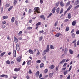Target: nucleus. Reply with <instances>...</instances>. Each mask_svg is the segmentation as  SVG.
I'll return each instance as SVG.
<instances>
[{"label":"nucleus","instance_id":"nucleus-1","mask_svg":"<svg viewBox=\"0 0 79 79\" xmlns=\"http://www.w3.org/2000/svg\"><path fill=\"white\" fill-rule=\"evenodd\" d=\"M49 46H50L49 45H48L47 46V47L46 48V49L43 52L42 54V55H43V56H44V55H45V54H46V53H47V52H49Z\"/></svg>","mask_w":79,"mask_h":79},{"label":"nucleus","instance_id":"nucleus-2","mask_svg":"<svg viewBox=\"0 0 79 79\" xmlns=\"http://www.w3.org/2000/svg\"><path fill=\"white\" fill-rule=\"evenodd\" d=\"M34 9L35 10L34 12L35 15L36 14L35 12H37V13H40V12H39L40 11V8H39V7H35L34 8Z\"/></svg>","mask_w":79,"mask_h":79},{"label":"nucleus","instance_id":"nucleus-3","mask_svg":"<svg viewBox=\"0 0 79 79\" xmlns=\"http://www.w3.org/2000/svg\"><path fill=\"white\" fill-rule=\"evenodd\" d=\"M16 49L17 52H19L20 50V48L19 46V44L17 43L16 46Z\"/></svg>","mask_w":79,"mask_h":79},{"label":"nucleus","instance_id":"nucleus-4","mask_svg":"<svg viewBox=\"0 0 79 79\" xmlns=\"http://www.w3.org/2000/svg\"><path fill=\"white\" fill-rule=\"evenodd\" d=\"M14 40L15 42V43H17V42H18V40L17 39L16 37L15 36H14Z\"/></svg>","mask_w":79,"mask_h":79},{"label":"nucleus","instance_id":"nucleus-5","mask_svg":"<svg viewBox=\"0 0 79 79\" xmlns=\"http://www.w3.org/2000/svg\"><path fill=\"white\" fill-rule=\"evenodd\" d=\"M17 61L19 63L21 61V56H19L18 58H17L16 59Z\"/></svg>","mask_w":79,"mask_h":79},{"label":"nucleus","instance_id":"nucleus-6","mask_svg":"<svg viewBox=\"0 0 79 79\" xmlns=\"http://www.w3.org/2000/svg\"><path fill=\"white\" fill-rule=\"evenodd\" d=\"M39 74H40L39 71H37L35 75L36 77L37 78H38V77H39Z\"/></svg>","mask_w":79,"mask_h":79},{"label":"nucleus","instance_id":"nucleus-7","mask_svg":"<svg viewBox=\"0 0 79 79\" xmlns=\"http://www.w3.org/2000/svg\"><path fill=\"white\" fill-rule=\"evenodd\" d=\"M65 61H66V59H63L62 61H60V62L59 64H62L63 63L65 62Z\"/></svg>","mask_w":79,"mask_h":79},{"label":"nucleus","instance_id":"nucleus-8","mask_svg":"<svg viewBox=\"0 0 79 79\" xmlns=\"http://www.w3.org/2000/svg\"><path fill=\"white\" fill-rule=\"evenodd\" d=\"M16 50H13V55L14 57H16Z\"/></svg>","mask_w":79,"mask_h":79},{"label":"nucleus","instance_id":"nucleus-9","mask_svg":"<svg viewBox=\"0 0 79 79\" xmlns=\"http://www.w3.org/2000/svg\"><path fill=\"white\" fill-rule=\"evenodd\" d=\"M79 3V0H77L74 3V5H78Z\"/></svg>","mask_w":79,"mask_h":79},{"label":"nucleus","instance_id":"nucleus-10","mask_svg":"<svg viewBox=\"0 0 79 79\" xmlns=\"http://www.w3.org/2000/svg\"><path fill=\"white\" fill-rule=\"evenodd\" d=\"M56 11L57 14H58V13H59V12H60V8L59 7L57 8Z\"/></svg>","mask_w":79,"mask_h":79},{"label":"nucleus","instance_id":"nucleus-11","mask_svg":"<svg viewBox=\"0 0 79 79\" xmlns=\"http://www.w3.org/2000/svg\"><path fill=\"white\" fill-rule=\"evenodd\" d=\"M60 35H62V34L61 33H57L56 35H55V36H56V37H58Z\"/></svg>","mask_w":79,"mask_h":79},{"label":"nucleus","instance_id":"nucleus-12","mask_svg":"<svg viewBox=\"0 0 79 79\" xmlns=\"http://www.w3.org/2000/svg\"><path fill=\"white\" fill-rule=\"evenodd\" d=\"M76 24V20H75L73 22L72 25V26H75Z\"/></svg>","mask_w":79,"mask_h":79},{"label":"nucleus","instance_id":"nucleus-13","mask_svg":"<svg viewBox=\"0 0 79 79\" xmlns=\"http://www.w3.org/2000/svg\"><path fill=\"white\" fill-rule=\"evenodd\" d=\"M28 52H29V53H30V54H34V52H33V51L31 49H30L29 50Z\"/></svg>","mask_w":79,"mask_h":79},{"label":"nucleus","instance_id":"nucleus-14","mask_svg":"<svg viewBox=\"0 0 79 79\" xmlns=\"http://www.w3.org/2000/svg\"><path fill=\"white\" fill-rule=\"evenodd\" d=\"M19 70H20V68H19L18 69L17 68H16L14 69V71H15L17 72L18 71H19Z\"/></svg>","mask_w":79,"mask_h":79},{"label":"nucleus","instance_id":"nucleus-15","mask_svg":"<svg viewBox=\"0 0 79 79\" xmlns=\"http://www.w3.org/2000/svg\"><path fill=\"white\" fill-rule=\"evenodd\" d=\"M11 22L12 23L15 22V17H13L11 19Z\"/></svg>","mask_w":79,"mask_h":79},{"label":"nucleus","instance_id":"nucleus-16","mask_svg":"<svg viewBox=\"0 0 79 79\" xmlns=\"http://www.w3.org/2000/svg\"><path fill=\"white\" fill-rule=\"evenodd\" d=\"M6 53V52H3V53H1L0 55V56H1V57H2V56H3L4 55H5V54Z\"/></svg>","mask_w":79,"mask_h":79},{"label":"nucleus","instance_id":"nucleus-17","mask_svg":"<svg viewBox=\"0 0 79 79\" xmlns=\"http://www.w3.org/2000/svg\"><path fill=\"white\" fill-rule=\"evenodd\" d=\"M50 69H53L55 68V66L54 65H51L49 67Z\"/></svg>","mask_w":79,"mask_h":79},{"label":"nucleus","instance_id":"nucleus-18","mask_svg":"<svg viewBox=\"0 0 79 79\" xmlns=\"http://www.w3.org/2000/svg\"><path fill=\"white\" fill-rule=\"evenodd\" d=\"M31 63H32L31 60H29L27 62V64H28L29 65L31 64Z\"/></svg>","mask_w":79,"mask_h":79},{"label":"nucleus","instance_id":"nucleus-19","mask_svg":"<svg viewBox=\"0 0 79 79\" xmlns=\"http://www.w3.org/2000/svg\"><path fill=\"white\" fill-rule=\"evenodd\" d=\"M56 10V9H55V8L54 7L52 10V13H54L55 12V11Z\"/></svg>","mask_w":79,"mask_h":79},{"label":"nucleus","instance_id":"nucleus-20","mask_svg":"<svg viewBox=\"0 0 79 79\" xmlns=\"http://www.w3.org/2000/svg\"><path fill=\"white\" fill-rule=\"evenodd\" d=\"M10 6V4H7L5 6V8H8Z\"/></svg>","mask_w":79,"mask_h":79},{"label":"nucleus","instance_id":"nucleus-21","mask_svg":"<svg viewBox=\"0 0 79 79\" xmlns=\"http://www.w3.org/2000/svg\"><path fill=\"white\" fill-rule=\"evenodd\" d=\"M60 6H64V3H63V2L61 1L60 2Z\"/></svg>","mask_w":79,"mask_h":79},{"label":"nucleus","instance_id":"nucleus-22","mask_svg":"<svg viewBox=\"0 0 79 79\" xmlns=\"http://www.w3.org/2000/svg\"><path fill=\"white\" fill-rule=\"evenodd\" d=\"M53 74L52 73H51L49 74V77L51 78L53 76Z\"/></svg>","mask_w":79,"mask_h":79},{"label":"nucleus","instance_id":"nucleus-23","mask_svg":"<svg viewBox=\"0 0 79 79\" xmlns=\"http://www.w3.org/2000/svg\"><path fill=\"white\" fill-rule=\"evenodd\" d=\"M69 5H70V2L69 1L66 4V5L65 6L66 7H68V6H69Z\"/></svg>","mask_w":79,"mask_h":79},{"label":"nucleus","instance_id":"nucleus-24","mask_svg":"<svg viewBox=\"0 0 79 79\" xmlns=\"http://www.w3.org/2000/svg\"><path fill=\"white\" fill-rule=\"evenodd\" d=\"M40 18L42 19H44V20H45V17H44V15H41L40 16Z\"/></svg>","mask_w":79,"mask_h":79},{"label":"nucleus","instance_id":"nucleus-25","mask_svg":"<svg viewBox=\"0 0 79 79\" xmlns=\"http://www.w3.org/2000/svg\"><path fill=\"white\" fill-rule=\"evenodd\" d=\"M67 52H68V48H65L64 50V53L65 54H67Z\"/></svg>","mask_w":79,"mask_h":79},{"label":"nucleus","instance_id":"nucleus-26","mask_svg":"<svg viewBox=\"0 0 79 79\" xmlns=\"http://www.w3.org/2000/svg\"><path fill=\"white\" fill-rule=\"evenodd\" d=\"M69 52L70 53L71 55H73V51L71 49L69 50Z\"/></svg>","mask_w":79,"mask_h":79},{"label":"nucleus","instance_id":"nucleus-27","mask_svg":"<svg viewBox=\"0 0 79 79\" xmlns=\"http://www.w3.org/2000/svg\"><path fill=\"white\" fill-rule=\"evenodd\" d=\"M63 8H61L60 12V14H61V13H63Z\"/></svg>","mask_w":79,"mask_h":79},{"label":"nucleus","instance_id":"nucleus-28","mask_svg":"<svg viewBox=\"0 0 79 79\" xmlns=\"http://www.w3.org/2000/svg\"><path fill=\"white\" fill-rule=\"evenodd\" d=\"M16 3H17V1H16V0H14V2H13V4H14V6H15V5H16Z\"/></svg>","mask_w":79,"mask_h":79},{"label":"nucleus","instance_id":"nucleus-29","mask_svg":"<svg viewBox=\"0 0 79 79\" xmlns=\"http://www.w3.org/2000/svg\"><path fill=\"white\" fill-rule=\"evenodd\" d=\"M32 29V27H29L27 28V29L28 30H31Z\"/></svg>","mask_w":79,"mask_h":79},{"label":"nucleus","instance_id":"nucleus-30","mask_svg":"<svg viewBox=\"0 0 79 79\" xmlns=\"http://www.w3.org/2000/svg\"><path fill=\"white\" fill-rule=\"evenodd\" d=\"M6 64H10V62L9 60L6 61Z\"/></svg>","mask_w":79,"mask_h":79},{"label":"nucleus","instance_id":"nucleus-31","mask_svg":"<svg viewBox=\"0 0 79 79\" xmlns=\"http://www.w3.org/2000/svg\"><path fill=\"white\" fill-rule=\"evenodd\" d=\"M12 8H13V6H10L9 8L8 9V11H10V10H11Z\"/></svg>","mask_w":79,"mask_h":79},{"label":"nucleus","instance_id":"nucleus-32","mask_svg":"<svg viewBox=\"0 0 79 79\" xmlns=\"http://www.w3.org/2000/svg\"><path fill=\"white\" fill-rule=\"evenodd\" d=\"M50 48H51V49H54L55 48V47H54L53 46L51 45L50 46Z\"/></svg>","mask_w":79,"mask_h":79},{"label":"nucleus","instance_id":"nucleus-33","mask_svg":"<svg viewBox=\"0 0 79 79\" xmlns=\"http://www.w3.org/2000/svg\"><path fill=\"white\" fill-rule=\"evenodd\" d=\"M68 18L69 19H71V14H69Z\"/></svg>","mask_w":79,"mask_h":79},{"label":"nucleus","instance_id":"nucleus-34","mask_svg":"<svg viewBox=\"0 0 79 79\" xmlns=\"http://www.w3.org/2000/svg\"><path fill=\"white\" fill-rule=\"evenodd\" d=\"M69 28L68 27H66V29H65V31H69Z\"/></svg>","mask_w":79,"mask_h":79},{"label":"nucleus","instance_id":"nucleus-35","mask_svg":"<svg viewBox=\"0 0 79 79\" xmlns=\"http://www.w3.org/2000/svg\"><path fill=\"white\" fill-rule=\"evenodd\" d=\"M41 23H40V22H38L36 24V26H39L40 25H41Z\"/></svg>","mask_w":79,"mask_h":79},{"label":"nucleus","instance_id":"nucleus-36","mask_svg":"<svg viewBox=\"0 0 79 79\" xmlns=\"http://www.w3.org/2000/svg\"><path fill=\"white\" fill-rule=\"evenodd\" d=\"M36 63H40V62H41V61H40V60H37V61H36Z\"/></svg>","mask_w":79,"mask_h":79},{"label":"nucleus","instance_id":"nucleus-37","mask_svg":"<svg viewBox=\"0 0 79 79\" xmlns=\"http://www.w3.org/2000/svg\"><path fill=\"white\" fill-rule=\"evenodd\" d=\"M40 68H43L44 67V64L43 63L40 64Z\"/></svg>","mask_w":79,"mask_h":79},{"label":"nucleus","instance_id":"nucleus-38","mask_svg":"<svg viewBox=\"0 0 79 79\" xmlns=\"http://www.w3.org/2000/svg\"><path fill=\"white\" fill-rule=\"evenodd\" d=\"M72 69V65H71V66H70L69 70H68V71H69H69H71Z\"/></svg>","mask_w":79,"mask_h":79},{"label":"nucleus","instance_id":"nucleus-39","mask_svg":"<svg viewBox=\"0 0 79 79\" xmlns=\"http://www.w3.org/2000/svg\"><path fill=\"white\" fill-rule=\"evenodd\" d=\"M72 38H74L75 37V34L74 33H72Z\"/></svg>","mask_w":79,"mask_h":79},{"label":"nucleus","instance_id":"nucleus-40","mask_svg":"<svg viewBox=\"0 0 79 79\" xmlns=\"http://www.w3.org/2000/svg\"><path fill=\"white\" fill-rule=\"evenodd\" d=\"M3 18L4 19H7L8 16H4L3 17Z\"/></svg>","mask_w":79,"mask_h":79},{"label":"nucleus","instance_id":"nucleus-41","mask_svg":"<svg viewBox=\"0 0 79 79\" xmlns=\"http://www.w3.org/2000/svg\"><path fill=\"white\" fill-rule=\"evenodd\" d=\"M57 24H58V22H56L55 23V24H54V26L55 27H56V26H57Z\"/></svg>","mask_w":79,"mask_h":79},{"label":"nucleus","instance_id":"nucleus-42","mask_svg":"<svg viewBox=\"0 0 79 79\" xmlns=\"http://www.w3.org/2000/svg\"><path fill=\"white\" fill-rule=\"evenodd\" d=\"M42 39H43L42 36L40 37L39 38L40 41H42Z\"/></svg>","mask_w":79,"mask_h":79},{"label":"nucleus","instance_id":"nucleus-43","mask_svg":"<svg viewBox=\"0 0 79 79\" xmlns=\"http://www.w3.org/2000/svg\"><path fill=\"white\" fill-rule=\"evenodd\" d=\"M28 73H29V74H32V71H31V70H29V72H28Z\"/></svg>","mask_w":79,"mask_h":79},{"label":"nucleus","instance_id":"nucleus-44","mask_svg":"<svg viewBox=\"0 0 79 79\" xmlns=\"http://www.w3.org/2000/svg\"><path fill=\"white\" fill-rule=\"evenodd\" d=\"M67 74V71H65L64 72V74L66 75Z\"/></svg>","mask_w":79,"mask_h":79},{"label":"nucleus","instance_id":"nucleus-45","mask_svg":"<svg viewBox=\"0 0 79 79\" xmlns=\"http://www.w3.org/2000/svg\"><path fill=\"white\" fill-rule=\"evenodd\" d=\"M79 5H77L76 6H75V7H74V9L76 10V9H77V8H79Z\"/></svg>","mask_w":79,"mask_h":79},{"label":"nucleus","instance_id":"nucleus-46","mask_svg":"<svg viewBox=\"0 0 79 79\" xmlns=\"http://www.w3.org/2000/svg\"><path fill=\"white\" fill-rule=\"evenodd\" d=\"M59 67V65H58V66L57 67H56V71H58V70Z\"/></svg>","mask_w":79,"mask_h":79},{"label":"nucleus","instance_id":"nucleus-47","mask_svg":"<svg viewBox=\"0 0 79 79\" xmlns=\"http://www.w3.org/2000/svg\"><path fill=\"white\" fill-rule=\"evenodd\" d=\"M47 72H48V69H45L44 70V73H47Z\"/></svg>","mask_w":79,"mask_h":79},{"label":"nucleus","instance_id":"nucleus-48","mask_svg":"<svg viewBox=\"0 0 79 79\" xmlns=\"http://www.w3.org/2000/svg\"><path fill=\"white\" fill-rule=\"evenodd\" d=\"M32 12V9H30L28 11L29 13H31Z\"/></svg>","mask_w":79,"mask_h":79},{"label":"nucleus","instance_id":"nucleus-49","mask_svg":"<svg viewBox=\"0 0 79 79\" xmlns=\"http://www.w3.org/2000/svg\"><path fill=\"white\" fill-rule=\"evenodd\" d=\"M66 64H67V63H65L63 65V67H66Z\"/></svg>","mask_w":79,"mask_h":79},{"label":"nucleus","instance_id":"nucleus-50","mask_svg":"<svg viewBox=\"0 0 79 79\" xmlns=\"http://www.w3.org/2000/svg\"><path fill=\"white\" fill-rule=\"evenodd\" d=\"M52 13H50V14L49 15H48V16L47 18H49V17H50V16H52Z\"/></svg>","mask_w":79,"mask_h":79},{"label":"nucleus","instance_id":"nucleus-51","mask_svg":"<svg viewBox=\"0 0 79 79\" xmlns=\"http://www.w3.org/2000/svg\"><path fill=\"white\" fill-rule=\"evenodd\" d=\"M66 68L65 67L64 68H63L61 69L62 71H64V70H66Z\"/></svg>","mask_w":79,"mask_h":79},{"label":"nucleus","instance_id":"nucleus-52","mask_svg":"<svg viewBox=\"0 0 79 79\" xmlns=\"http://www.w3.org/2000/svg\"><path fill=\"white\" fill-rule=\"evenodd\" d=\"M22 33H23V32H22V31H21L20 32H19L18 34H19V35H21V34H22Z\"/></svg>","mask_w":79,"mask_h":79},{"label":"nucleus","instance_id":"nucleus-53","mask_svg":"<svg viewBox=\"0 0 79 79\" xmlns=\"http://www.w3.org/2000/svg\"><path fill=\"white\" fill-rule=\"evenodd\" d=\"M70 77H71V76L70 75H69L67 78V79H70Z\"/></svg>","mask_w":79,"mask_h":79},{"label":"nucleus","instance_id":"nucleus-54","mask_svg":"<svg viewBox=\"0 0 79 79\" xmlns=\"http://www.w3.org/2000/svg\"><path fill=\"white\" fill-rule=\"evenodd\" d=\"M40 55V52H39V51H38V52L37 53V54H36V55Z\"/></svg>","mask_w":79,"mask_h":79},{"label":"nucleus","instance_id":"nucleus-55","mask_svg":"<svg viewBox=\"0 0 79 79\" xmlns=\"http://www.w3.org/2000/svg\"><path fill=\"white\" fill-rule=\"evenodd\" d=\"M15 23L16 24V25L18 24V21H17L16 20L15 21Z\"/></svg>","mask_w":79,"mask_h":79},{"label":"nucleus","instance_id":"nucleus-56","mask_svg":"<svg viewBox=\"0 0 79 79\" xmlns=\"http://www.w3.org/2000/svg\"><path fill=\"white\" fill-rule=\"evenodd\" d=\"M6 23V21H3L2 22V23L3 24H5Z\"/></svg>","mask_w":79,"mask_h":79},{"label":"nucleus","instance_id":"nucleus-57","mask_svg":"<svg viewBox=\"0 0 79 79\" xmlns=\"http://www.w3.org/2000/svg\"><path fill=\"white\" fill-rule=\"evenodd\" d=\"M39 33H40V34H42V33H44V31L42 30V31H39Z\"/></svg>","mask_w":79,"mask_h":79},{"label":"nucleus","instance_id":"nucleus-58","mask_svg":"<svg viewBox=\"0 0 79 79\" xmlns=\"http://www.w3.org/2000/svg\"><path fill=\"white\" fill-rule=\"evenodd\" d=\"M5 75L4 74H3V75H2L0 76V77H5Z\"/></svg>","mask_w":79,"mask_h":79},{"label":"nucleus","instance_id":"nucleus-59","mask_svg":"<svg viewBox=\"0 0 79 79\" xmlns=\"http://www.w3.org/2000/svg\"><path fill=\"white\" fill-rule=\"evenodd\" d=\"M42 74L41 73L39 75V78H40V77H42Z\"/></svg>","mask_w":79,"mask_h":79},{"label":"nucleus","instance_id":"nucleus-60","mask_svg":"<svg viewBox=\"0 0 79 79\" xmlns=\"http://www.w3.org/2000/svg\"><path fill=\"white\" fill-rule=\"evenodd\" d=\"M76 34H79V30L77 31L76 32Z\"/></svg>","mask_w":79,"mask_h":79},{"label":"nucleus","instance_id":"nucleus-61","mask_svg":"<svg viewBox=\"0 0 79 79\" xmlns=\"http://www.w3.org/2000/svg\"><path fill=\"white\" fill-rule=\"evenodd\" d=\"M43 59H44V60H46V59H47V57L46 56H44L43 57Z\"/></svg>","mask_w":79,"mask_h":79},{"label":"nucleus","instance_id":"nucleus-62","mask_svg":"<svg viewBox=\"0 0 79 79\" xmlns=\"http://www.w3.org/2000/svg\"><path fill=\"white\" fill-rule=\"evenodd\" d=\"M43 2H44V1L43 0H40V3L42 4V3H43Z\"/></svg>","mask_w":79,"mask_h":79},{"label":"nucleus","instance_id":"nucleus-63","mask_svg":"<svg viewBox=\"0 0 79 79\" xmlns=\"http://www.w3.org/2000/svg\"><path fill=\"white\" fill-rule=\"evenodd\" d=\"M26 78H27V79H30V77H29V76H28V75H27V76Z\"/></svg>","mask_w":79,"mask_h":79},{"label":"nucleus","instance_id":"nucleus-64","mask_svg":"<svg viewBox=\"0 0 79 79\" xmlns=\"http://www.w3.org/2000/svg\"><path fill=\"white\" fill-rule=\"evenodd\" d=\"M76 39L74 40L72 42V43H75V42H76Z\"/></svg>","mask_w":79,"mask_h":79}]
</instances>
